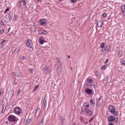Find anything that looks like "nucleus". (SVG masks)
<instances>
[{"label": "nucleus", "instance_id": "obj_1", "mask_svg": "<svg viewBox=\"0 0 125 125\" xmlns=\"http://www.w3.org/2000/svg\"><path fill=\"white\" fill-rule=\"evenodd\" d=\"M57 61V72L58 74H60L62 72V63L60 60V59L57 57L56 58Z\"/></svg>", "mask_w": 125, "mask_h": 125}, {"label": "nucleus", "instance_id": "obj_2", "mask_svg": "<svg viewBox=\"0 0 125 125\" xmlns=\"http://www.w3.org/2000/svg\"><path fill=\"white\" fill-rule=\"evenodd\" d=\"M109 109L110 111L114 115L116 116L118 115V113L115 111V108L113 106L110 105L109 107Z\"/></svg>", "mask_w": 125, "mask_h": 125}, {"label": "nucleus", "instance_id": "obj_3", "mask_svg": "<svg viewBox=\"0 0 125 125\" xmlns=\"http://www.w3.org/2000/svg\"><path fill=\"white\" fill-rule=\"evenodd\" d=\"M111 50L109 46H107L106 47L103 48L102 49V52L104 53H107L108 52H110Z\"/></svg>", "mask_w": 125, "mask_h": 125}, {"label": "nucleus", "instance_id": "obj_4", "mask_svg": "<svg viewBox=\"0 0 125 125\" xmlns=\"http://www.w3.org/2000/svg\"><path fill=\"white\" fill-rule=\"evenodd\" d=\"M8 120L10 121L15 122L16 120V117L13 115H10L8 117Z\"/></svg>", "mask_w": 125, "mask_h": 125}, {"label": "nucleus", "instance_id": "obj_5", "mask_svg": "<svg viewBox=\"0 0 125 125\" xmlns=\"http://www.w3.org/2000/svg\"><path fill=\"white\" fill-rule=\"evenodd\" d=\"M21 109L20 107H15L14 109V113L17 115H20L21 113Z\"/></svg>", "mask_w": 125, "mask_h": 125}, {"label": "nucleus", "instance_id": "obj_6", "mask_svg": "<svg viewBox=\"0 0 125 125\" xmlns=\"http://www.w3.org/2000/svg\"><path fill=\"white\" fill-rule=\"evenodd\" d=\"M26 45L27 47L31 48L33 45V43L29 39H27V42L26 43Z\"/></svg>", "mask_w": 125, "mask_h": 125}, {"label": "nucleus", "instance_id": "obj_7", "mask_svg": "<svg viewBox=\"0 0 125 125\" xmlns=\"http://www.w3.org/2000/svg\"><path fill=\"white\" fill-rule=\"evenodd\" d=\"M85 111L87 114L88 115H90L92 114V110L90 108L87 107L85 108Z\"/></svg>", "mask_w": 125, "mask_h": 125}, {"label": "nucleus", "instance_id": "obj_8", "mask_svg": "<svg viewBox=\"0 0 125 125\" xmlns=\"http://www.w3.org/2000/svg\"><path fill=\"white\" fill-rule=\"evenodd\" d=\"M115 117L112 116H109L108 118V121L110 122H112L115 120Z\"/></svg>", "mask_w": 125, "mask_h": 125}, {"label": "nucleus", "instance_id": "obj_9", "mask_svg": "<svg viewBox=\"0 0 125 125\" xmlns=\"http://www.w3.org/2000/svg\"><path fill=\"white\" fill-rule=\"evenodd\" d=\"M102 97H100L98 100L97 101V105L98 106H100L102 105L103 103V99H101Z\"/></svg>", "mask_w": 125, "mask_h": 125}, {"label": "nucleus", "instance_id": "obj_10", "mask_svg": "<svg viewBox=\"0 0 125 125\" xmlns=\"http://www.w3.org/2000/svg\"><path fill=\"white\" fill-rule=\"evenodd\" d=\"M47 98L46 97H45L43 100V107L44 109L46 107L47 105Z\"/></svg>", "mask_w": 125, "mask_h": 125}, {"label": "nucleus", "instance_id": "obj_11", "mask_svg": "<svg viewBox=\"0 0 125 125\" xmlns=\"http://www.w3.org/2000/svg\"><path fill=\"white\" fill-rule=\"evenodd\" d=\"M121 9L122 12V14L124 16L125 15V6L124 4L121 6Z\"/></svg>", "mask_w": 125, "mask_h": 125}, {"label": "nucleus", "instance_id": "obj_12", "mask_svg": "<svg viewBox=\"0 0 125 125\" xmlns=\"http://www.w3.org/2000/svg\"><path fill=\"white\" fill-rule=\"evenodd\" d=\"M13 75H15L18 77L21 76V73L19 72H17L15 73H12Z\"/></svg>", "mask_w": 125, "mask_h": 125}, {"label": "nucleus", "instance_id": "obj_13", "mask_svg": "<svg viewBox=\"0 0 125 125\" xmlns=\"http://www.w3.org/2000/svg\"><path fill=\"white\" fill-rule=\"evenodd\" d=\"M44 72L46 73H47L50 72V70L49 68L45 66L44 68Z\"/></svg>", "mask_w": 125, "mask_h": 125}, {"label": "nucleus", "instance_id": "obj_14", "mask_svg": "<svg viewBox=\"0 0 125 125\" xmlns=\"http://www.w3.org/2000/svg\"><path fill=\"white\" fill-rule=\"evenodd\" d=\"M2 103L3 105H5L6 106L7 104V101L6 98L2 100Z\"/></svg>", "mask_w": 125, "mask_h": 125}, {"label": "nucleus", "instance_id": "obj_15", "mask_svg": "<svg viewBox=\"0 0 125 125\" xmlns=\"http://www.w3.org/2000/svg\"><path fill=\"white\" fill-rule=\"evenodd\" d=\"M40 41V44H43V42H45V41H44V39L43 37H41L39 39Z\"/></svg>", "mask_w": 125, "mask_h": 125}, {"label": "nucleus", "instance_id": "obj_16", "mask_svg": "<svg viewBox=\"0 0 125 125\" xmlns=\"http://www.w3.org/2000/svg\"><path fill=\"white\" fill-rule=\"evenodd\" d=\"M85 91L87 93H88L89 94H90L92 93V90L88 88L86 89Z\"/></svg>", "mask_w": 125, "mask_h": 125}, {"label": "nucleus", "instance_id": "obj_17", "mask_svg": "<svg viewBox=\"0 0 125 125\" xmlns=\"http://www.w3.org/2000/svg\"><path fill=\"white\" fill-rule=\"evenodd\" d=\"M13 16V13L12 12H10L8 16L9 20V21H10L11 19L12 18Z\"/></svg>", "mask_w": 125, "mask_h": 125}, {"label": "nucleus", "instance_id": "obj_18", "mask_svg": "<svg viewBox=\"0 0 125 125\" xmlns=\"http://www.w3.org/2000/svg\"><path fill=\"white\" fill-rule=\"evenodd\" d=\"M40 22L41 24L42 25H45L46 24V21L45 20L43 19L41 20Z\"/></svg>", "mask_w": 125, "mask_h": 125}, {"label": "nucleus", "instance_id": "obj_19", "mask_svg": "<svg viewBox=\"0 0 125 125\" xmlns=\"http://www.w3.org/2000/svg\"><path fill=\"white\" fill-rule=\"evenodd\" d=\"M103 24V22L101 21H99L97 23L98 26L100 27H101L102 26Z\"/></svg>", "mask_w": 125, "mask_h": 125}, {"label": "nucleus", "instance_id": "obj_20", "mask_svg": "<svg viewBox=\"0 0 125 125\" xmlns=\"http://www.w3.org/2000/svg\"><path fill=\"white\" fill-rule=\"evenodd\" d=\"M6 21L4 19H2L1 21V25H4L6 23Z\"/></svg>", "mask_w": 125, "mask_h": 125}, {"label": "nucleus", "instance_id": "obj_21", "mask_svg": "<svg viewBox=\"0 0 125 125\" xmlns=\"http://www.w3.org/2000/svg\"><path fill=\"white\" fill-rule=\"evenodd\" d=\"M95 101L94 100H93V99H91L90 101V102L91 104L93 105H95L94 103Z\"/></svg>", "mask_w": 125, "mask_h": 125}, {"label": "nucleus", "instance_id": "obj_22", "mask_svg": "<svg viewBox=\"0 0 125 125\" xmlns=\"http://www.w3.org/2000/svg\"><path fill=\"white\" fill-rule=\"evenodd\" d=\"M123 55L122 51L121 50H119L118 52V55L119 57H121Z\"/></svg>", "mask_w": 125, "mask_h": 125}, {"label": "nucleus", "instance_id": "obj_23", "mask_svg": "<svg viewBox=\"0 0 125 125\" xmlns=\"http://www.w3.org/2000/svg\"><path fill=\"white\" fill-rule=\"evenodd\" d=\"M20 48V47H17V48L15 49L14 51L13 52H17L19 50Z\"/></svg>", "mask_w": 125, "mask_h": 125}, {"label": "nucleus", "instance_id": "obj_24", "mask_svg": "<svg viewBox=\"0 0 125 125\" xmlns=\"http://www.w3.org/2000/svg\"><path fill=\"white\" fill-rule=\"evenodd\" d=\"M31 119H27L26 121V122L28 124H29L31 123Z\"/></svg>", "mask_w": 125, "mask_h": 125}, {"label": "nucleus", "instance_id": "obj_25", "mask_svg": "<svg viewBox=\"0 0 125 125\" xmlns=\"http://www.w3.org/2000/svg\"><path fill=\"white\" fill-rule=\"evenodd\" d=\"M21 1H19L18 2L17 4V7H18L19 8H20L21 4Z\"/></svg>", "mask_w": 125, "mask_h": 125}, {"label": "nucleus", "instance_id": "obj_26", "mask_svg": "<svg viewBox=\"0 0 125 125\" xmlns=\"http://www.w3.org/2000/svg\"><path fill=\"white\" fill-rule=\"evenodd\" d=\"M21 2L23 3V5L24 6H25L26 5V2L25 1V0H21Z\"/></svg>", "mask_w": 125, "mask_h": 125}, {"label": "nucleus", "instance_id": "obj_27", "mask_svg": "<svg viewBox=\"0 0 125 125\" xmlns=\"http://www.w3.org/2000/svg\"><path fill=\"white\" fill-rule=\"evenodd\" d=\"M83 106L85 108V107H89V104H88L87 103H85L84 104Z\"/></svg>", "mask_w": 125, "mask_h": 125}, {"label": "nucleus", "instance_id": "obj_28", "mask_svg": "<svg viewBox=\"0 0 125 125\" xmlns=\"http://www.w3.org/2000/svg\"><path fill=\"white\" fill-rule=\"evenodd\" d=\"M92 81L93 80L90 78H88L87 80V82L89 83H91Z\"/></svg>", "mask_w": 125, "mask_h": 125}, {"label": "nucleus", "instance_id": "obj_29", "mask_svg": "<svg viewBox=\"0 0 125 125\" xmlns=\"http://www.w3.org/2000/svg\"><path fill=\"white\" fill-rule=\"evenodd\" d=\"M27 58V57L26 56H24L21 57V59L22 60H23L25 59H26Z\"/></svg>", "mask_w": 125, "mask_h": 125}, {"label": "nucleus", "instance_id": "obj_30", "mask_svg": "<svg viewBox=\"0 0 125 125\" xmlns=\"http://www.w3.org/2000/svg\"><path fill=\"white\" fill-rule=\"evenodd\" d=\"M121 63L123 65H125V61L124 60H122L121 61Z\"/></svg>", "mask_w": 125, "mask_h": 125}, {"label": "nucleus", "instance_id": "obj_31", "mask_svg": "<svg viewBox=\"0 0 125 125\" xmlns=\"http://www.w3.org/2000/svg\"><path fill=\"white\" fill-rule=\"evenodd\" d=\"M40 108L37 109L36 112V114H39L40 113Z\"/></svg>", "mask_w": 125, "mask_h": 125}, {"label": "nucleus", "instance_id": "obj_32", "mask_svg": "<svg viewBox=\"0 0 125 125\" xmlns=\"http://www.w3.org/2000/svg\"><path fill=\"white\" fill-rule=\"evenodd\" d=\"M6 106H5V107L4 106L3 107V109L2 110V112L3 113L4 112L5 110V109L6 108Z\"/></svg>", "mask_w": 125, "mask_h": 125}, {"label": "nucleus", "instance_id": "obj_33", "mask_svg": "<svg viewBox=\"0 0 125 125\" xmlns=\"http://www.w3.org/2000/svg\"><path fill=\"white\" fill-rule=\"evenodd\" d=\"M107 65H106V64L102 66L101 68V69H106V68L107 67Z\"/></svg>", "mask_w": 125, "mask_h": 125}, {"label": "nucleus", "instance_id": "obj_34", "mask_svg": "<svg viewBox=\"0 0 125 125\" xmlns=\"http://www.w3.org/2000/svg\"><path fill=\"white\" fill-rule=\"evenodd\" d=\"M18 18V16L17 15H16L14 17V20L15 21H17V20Z\"/></svg>", "mask_w": 125, "mask_h": 125}, {"label": "nucleus", "instance_id": "obj_35", "mask_svg": "<svg viewBox=\"0 0 125 125\" xmlns=\"http://www.w3.org/2000/svg\"><path fill=\"white\" fill-rule=\"evenodd\" d=\"M101 45L100 46L102 48H104V43H101Z\"/></svg>", "mask_w": 125, "mask_h": 125}, {"label": "nucleus", "instance_id": "obj_36", "mask_svg": "<svg viewBox=\"0 0 125 125\" xmlns=\"http://www.w3.org/2000/svg\"><path fill=\"white\" fill-rule=\"evenodd\" d=\"M9 10V8H7L4 11V13H7V11Z\"/></svg>", "mask_w": 125, "mask_h": 125}, {"label": "nucleus", "instance_id": "obj_37", "mask_svg": "<svg viewBox=\"0 0 125 125\" xmlns=\"http://www.w3.org/2000/svg\"><path fill=\"white\" fill-rule=\"evenodd\" d=\"M47 31H42V33L43 34H46Z\"/></svg>", "mask_w": 125, "mask_h": 125}, {"label": "nucleus", "instance_id": "obj_38", "mask_svg": "<svg viewBox=\"0 0 125 125\" xmlns=\"http://www.w3.org/2000/svg\"><path fill=\"white\" fill-rule=\"evenodd\" d=\"M70 0L72 3H75L76 2L77 0Z\"/></svg>", "mask_w": 125, "mask_h": 125}, {"label": "nucleus", "instance_id": "obj_39", "mask_svg": "<svg viewBox=\"0 0 125 125\" xmlns=\"http://www.w3.org/2000/svg\"><path fill=\"white\" fill-rule=\"evenodd\" d=\"M43 118L42 119V120L41 122L40 123L39 125H43Z\"/></svg>", "mask_w": 125, "mask_h": 125}, {"label": "nucleus", "instance_id": "obj_40", "mask_svg": "<svg viewBox=\"0 0 125 125\" xmlns=\"http://www.w3.org/2000/svg\"><path fill=\"white\" fill-rule=\"evenodd\" d=\"M38 87V85H36V86L34 88V89L33 90V91H34Z\"/></svg>", "mask_w": 125, "mask_h": 125}, {"label": "nucleus", "instance_id": "obj_41", "mask_svg": "<svg viewBox=\"0 0 125 125\" xmlns=\"http://www.w3.org/2000/svg\"><path fill=\"white\" fill-rule=\"evenodd\" d=\"M25 10L26 11H27L28 9V7L26 6H25L24 8Z\"/></svg>", "mask_w": 125, "mask_h": 125}, {"label": "nucleus", "instance_id": "obj_42", "mask_svg": "<svg viewBox=\"0 0 125 125\" xmlns=\"http://www.w3.org/2000/svg\"><path fill=\"white\" fill-rule=\"evenodd\" d=\"M4 32V31L3 30H1L0 31V33L1 34H2Z\"/></svg>", "mask_w": 125, "mask_h": 125}, {"label": "nucleus", "instance_id": "obj_43", "mask_svg": "<svg viewBox=\"0 0 125 125\" xmlns=\"http://www.w3.org/2000/svg\"><path fill=\"white\" fill-rule=\"evenodd\" d=\"M103 16L104 17H106L107 16L106 14L104 13L103 14Z\"/></svg>", "mask_w": 125, "mask_h": 125}, {"label": "nucleus", "instance_id": "obj_44", "mask_svg": "<svg viewBox=\"0 0 125 125\" xmlns=\"http://www.w3.org/2000/svg\"><path fill=\"white\" fill-rule=\"evenodd\" d=\"M21 91L20 90H19V92H18V94H17V95H20L21 94Z\"/></svg>", "mask_w": 125, "mask_h": 125}, {"label": "nucleus", "instance_id": "obj_45", "mask_svg": "<svg viewBox=\"0 0 125 125\" xmlns=\"http://www.w3.org/2000/svg\"><path fill=\"white\" fill-rule=\"evenodd\" d=\"M33 68H32V69H30V70L31 73H33L32 71L33 70Z\"/></svg>", "mask_w": 125, "mask_h": 125}, {"label": "nucleus", "instance_id": "obj_46", "mask_svg": "<svg viewBox=\"0 0 125 125\" xmlns=\"http://www.w3.org/2000/svg\"><path fill=\"white\" fill-rule=\"evenodd\" d=\"M108 62V59H106L105 61V63H106L107 62Z\"/></svg>", "mask_w": 125, "mask_h": 125}, {"label": "nucleus", "instance_id": "obj_47", "mask_svg": "<svg viewBox=\"0 0 125 125\" xmlns=\"http://www.w3.org/2000/svg\"><path fill=\"white\" fill-rule=\"evenodd\" d=\"M6 41V40H3L1 42V44H2L5 42Z\"/></svg>", "mask_w": 125, "mask_h": 125}, {"label": "nucleus", "instance_id": "obj_48", "mask_svg": "<svg viewBox=\"0 0 125 125\" xmlns=\"http://www.w3.org/2000/svg\"><path fill=\"white\" fill-rule=\"evenodd\" d=\"M115 122H116L118 121V118H117L116 119H115Z\"/></svg>", "mask_w": 125, "mask_h": 125}, {"label": "nucleus", "instance_id": "obj_49", "mask_svg": "<svg viewBox=\"0 0 125 125\" xmlns=\"http://www.w3.org/2000/svg\"><path fill=\"white\" fill-rule=\"evenodd\" d=\"M93 117L91 119V120H89V122H90L91 121H92V120L93 119Z\"/></svg>", "mask_w": 125, "mask_h": 125}, {"label": "nucleus", "instance_id": "obj_50", "mask_svg": "<svg viewBox=\"0 0 125 125\" xmlns=\"http://www.w3.org/2000/svg\"><path fill=\"white\" fill-rule=\"evenodd\" d=\"M13 34V33H12V32H11L9 34V35L10 36H11Z\"/></svg>", "mask_w": 125, "mask_h": 125}, {"label": "nucleus", "instance_id": "obj_51", "mask_svg": "<svg viewBox=\"0 0 125 125\" xmlns=\"http://www.w3.org/2000/svg\"><path fill=\"white\" fill-rule=\"evenodd\" d=\"M81 111L82 112H83L84 111V109H83V108H82L81 109Z\"/></svg>", "mask_w": 125, "mask_h": 125}, {"label": "nucleus", "instance_id": "obj_52", "mask_svg": "<svg viewBox=\"0 0 125 125\" xmlns=\"http://www.w3.org/2000/svg\"><path fill=\"white\" fill-rule=\"evenodd\" d=\"M17 83L15 81L14 82V84H17Z\"/></svg>", "mask_w": 125, "mask_h": 125}, {"label": "nucleus", "instance_id": "obj_53", "mask_svg": "<svg viewBox=\"0 0 125 125\" xmlns=\"http://www.w3.org/2000/svg\"><path fill=\"white\" fill-rule=\"evenodd\" d=\"M61 121H62V120H64V118H63V119L61 118Z\"/></svg>", "mask_w": 125, "mask_h": 125}, {"label": "nucleus", "instance_id": "obj_54", "mask_svg": "<svg viewBox=\"0 0 125 125\" xmlns=\"http://www.w3.org/2000/svg\"><path fill=\"white\" fill-rule=\"evenodd\" d=\"M109 125H114V124L112 123H111L110 124H109Z\"/></svg>", "mask_w": 125, "mask_h": 125}, {"label": "nucleus", "instance_id": "obj_55", "mask_svg": "<svg viewBox=\"0 0 125 125\" xmlns=\"http://www.w3.org/2000/svg\"><path fill=\"white\" fill-rule=\"evenodd\" d=\"M10 29H11L10 27H9V29H8V31H10Z\"/></svg>", "mask_w": 125, "mask_h": 125}, {"label": "nucleus", "instance_id": "obj_56", "mask_svg": "<svg viewBox=\"0 0 125 125\" xmlns=\"http://www.w3.org/2000/svg\"><path fill=\"white\" fill-rule=\"evenodd\" d=\"M72 125H76V124L75 123H74Z\"/></svg>", "mask_w": 125, "mask_h": 125}, {"label": "nucleus", "instance_id": "obj_57", "mask_svg": "<svg viewBox=\"0 0 125 125\" xmlns=\"http://www.w3.org/2000/svg\"><path fill=\"white\" fill-rule=\"evenodd\" d=\"M106 78H107V81L108 80V76H107V77H106Z\"/></svg>", "mask_w": 125, "mask_h": 125}, {"label": "nucleus", "instance_id": "obj_58", "mask_svg": "<svg viewBox=\"0 0 125 125\" xmlns=\"http://www.w3.org/2000/svg\"><path fill=\"white\" fill-rule=\"evenodd\" d=\"M68 57L69 58H70V56L69 55L68 56Z\"/></svg>", "mask_w": 125, "mask_h": 125}, {"label": "nucleus", "instance_id": "obj_59", "mask_svg": "<svg viewBox=\"0 0 125 125\" xmlns=\"http://www.w3.org/2000/svg\"><path fill=\"white\" fill-rule=\"evenodd\" d=\"M8 123V122H7V121H6V123Z\"/></svg>", "mask_w": 125, "mask_h": 125}, {"label": "nucleus", "instance_id": "obj_60", "mask_svg": "<svg viewBox=\"0 0 125 125\" xmlns=\"http://www.w3.org/2000/svg\"><path fill=\"white\" fill-rule=\"evenodd\" d=\"M71 70H72V68H71Z\"/></svg>", "mask_w": 125, "mask_h": 125}, {"label": "nucleus", "instance_id": "obj_61", "mask_svg": "<svg viewBox=\"0 0 125 125\" xmlns=\"http://www.w3.org/2000/svg\"><path fill=\"white\" fill-rule=\"evenodd\" d=\"M97 73V72H95V73Z\"/></svg>", "mask_w": 125, "mask_h": 125}, {"label": "nucleus", "instance_id": "obj_62", "mask_svg": "<svg viewBox=\"0 0 125 125\" xmlns=\"http://www.w3.org/2000/svg\"><path fill=\"white\" fill-rule=\"evenodd\" d=\"M93 86H94V85H93Z\"/></svg>", "mask_w": 125, "mask_h": 125}]
</instances>
